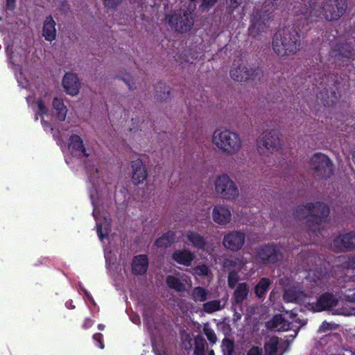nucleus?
Returning <instances> with one entry per match:
<instances>
[{"instance_id":"obj_1","label":"nucleus","mask_w":355,"mask_h":355,"mask_svg":"<svg viewBox=\"0 0 355 355\" xmlns=\"http://www.w3.org/2000/svg\"><path fill=\"white\" fill-rule=\"evenodd\" d=\"M329 213L330 209L328 205L322 202H315L297 206L293 216L299 220L308 218L306 225L309 230L318 235L321 234L320 226L327 220Z\"/></svg>"},{"instance_id":"obj_2","label":"nucleus","mask_w":355,"mask_h":355,"mask_svg":"<svg viewBox=\"0 0 355 355\" xmlns=\"http://www.w3.org/2000/svg\"><path fill=\"white\" fill-rule=\"evenodd\" d=\"M300 28L287 26L278 31L272 38V49L279 56L294 55L300 49Z\"/></svg>"},{"instance_id":"obj_3","label":"nucleus","mask_w":355,"mask_h":355,"mask_svg":"<svg viewBox=\"0 0 355 355\" xmlns=\"http://www.w3.org/2000/svg\"><path fill=\"white\" fill-rule=\"evenodd\" d=\"M346 9V0H326L321 6L314 5L311 8L307 20L311 22L316 21L312 19L314 17L329 21H337L344 15Z\"/></svg>"},{"instance_id":"obj_4","label":"nucleus","mask_w":355,"mask_h":355,"mask_svg":"<svg viewBox=\"0 0 355 355\" xmlns=\"http://www.w3.org/2000/svg\"><path fill=\"white\" fill-rule=\"evenodd\" d=\"M166 20L175 31L184 33L191 31L194 24L195 17L193 11L189 9L180 10L167 15Z\"/></svg>"},{"instance_id":"obj_5","label":"nucleus","mask_w":355,"mask_h":355,"mask_svg":"<svg viewBox=\"0 0 355 355\" xmlns=\"http://www.w3.org/2000/svg\"><path fill=\"white\" fill-rule=\"evenodd\" d=\"M283 259L280 248L274 243L259 246L256 251L257 261L263 265H275Z\"/></svg>"},{"instance_id":"obj_6","label":"nucleus","mask_w":355,"mask_h":355,"mask_svg":"<svg viewBox=\"0 0 355 355\" xmlns=\"http://www.w3.org/2000/svg\"><path fill=\"white\" fill-rule=\"evenodd\" d=\"M310 164L315 176L319 179L327 180L334 173V164L324 154L315 153L310 159Z\"/></svg>"},{"instance_id":"obj_7","label":"nucleus","mask_w":355,"mask_h":355,"mask_svg":"<svg viewBox=\"0 0 355 355\" xmlns=\"http://www.w3.org/2000/svg\"><path fill=\"white\" fill-rule=\"evenodd\" d=\"M242 60H234L232 67L230 69L231 78L238 82L246 81L248 80H254L261 73L259 67H252L250 66L243 65L240 64Z\"/></svg>"},{"instance_id":"obj_8","label":"nucleus","mask_w":355,"mask_h":355,"mask_svg":"<svg viewBox=\"0 0 355 355\" xmlns=\"http://www.w3.org/2000/svg\"><path fill=\"white\" fill-rule=\"evenodd\" d=\"M257 150L260 154L265 153V149L271 153L277 150L279 146L278 131L271 130L263 132L262 137L257 139Z\"/></svg>"},{"instance_id":"obj_9","label":"nucleus","mask_w":355,"mask_h":355,"mask_svg":"<svg viewBox=\"0 0 355 355\" xmlns=\"http://www.w3.org/2000/svg\"><path fill=\"white\" fill-rule=\"evenodd\" d=\"M330 55L336 62H341L343 66L347 65L355 58L354 48L349 43L337 44L331 50Z\"/></svg>"},{"instance_id":"obj_10","label":"nucleus","mask_w":355,"mask_h":355,"mask_svg":"<svg viewBox=\"0 0 355 355\" xmlns=\"http://www.w3.org/2000/svg\"><path fill=\"white\" fill-rule=\"evenodd\" d=\"M271 20L270 13L266 10H257L254 12L249 31L251 35H259L265 31L267 24Z\"/></svg>"},{"instance_id":"obj_11","label":"nucleus","mask_w":355,"mask_h":355,"mask_svg":"<svg viewBox=\"0 0 355 355\" xmlns=\"http://www.w3.org/2000/svg\"><path fill=\"white\" fill-rule=\"evenodd\" d=\"M68 147L71 155L74 157L81 159L83 157H88L89 156V153L87 152V150L85 146L83 140L77 135H72L70 136Z\"/></svg>"},{"instance_id":"obj_12","label":"nucleus","mask_w":355,"mask_h":355,"mask_svg":"<svg viewBox=\"0 0 355 355\" xmlns=\"http://www.w3.org/2000/svg\"><path fill=\"white\" fill-rule=\"evenodd\" d=\"M241 142L239 136L228 130H223V153L234 154L241 148Z\"/></svg>"},{"instance_id":"obj_13","label":"nucleus","mask_w":355,"mask_h":355,"mask_svg":"<svg viewBox=\"0 0 355 355\" xmlns=\"http://www.w3.org/2000/svg\"><path fill=\"white\" fill-rule=\"evenodd\" d=\"M245 234L241 232H232L223 236V246L232 251L236 252L243 245Z\"/></svg>"},{"instance_id":"obj_14","label":"nucleus","mask_w":355,"mask_h":355,"mask_svg":"<svg viewBox=\"0 0 355 355\" xmlns=\"http://www.w3.org/2000/svg\"><path fill=\"white\" fill-rule=\"evenodd\" d=\"M333 243L336 248L353 250L355 249V232L340 234L334 239Z\"/></svg>"},{"instance_id":"obj_15","label":"nucleus","mask_w":355,"mask_h":355,"mask_svg":"<svg viewBox=\"0 0 355 355\" xmlns=\"http://www.w3.org/2000/svg\"><path fill=\"white\" fill-rule=\"evenodd\" d=\"M338 302L333 293L326 292L319 297L313 307L315 311L320 312L336 306Z\"/></svg>"},{"instance_id":"obj_16","label":"nucleus","mask_w":355,"mask_h":355,"mask_svg":"<svg viewBox=\"0 0 355 355\" xmlns=\"http://www.w3.org/2000/svg\"><path fill=\"white\" fill-rule=\"evenodd\" d=\"M132 168V182L135 185L143 183L147 178V171L141 159H137L131 162Z\"/></svg>"},{"instance_id":"obj_17","label":"nucleus","mask_w":355,"mask_h":355,"mask_svg":"<svg viewBox=\"0 0 355 355\" xmlns=\"http://www.w3.org/2000/svg\"><path fill=\"white\" fill-rule=\"evenodd\" d=\"M62 85L67 94L75 96L80 89V83L77 75L66 73L62 78Z\"/></svg>"},{"instance_id":"obj_18","label":"nucleus","mask_w":355,"mask_h":355,"mask_svg":"<svg viewBox=\"0 0 355 355\" xmlns=\"http://www.w3.org/2000/svg\"><path fill=\"white\" fill-rule=\"evenodd\" d=\"M55 26L56 23L51 15L45 18L43 22L42 35L46 41L51 42L55 40L57 35Z\"/></svg>"},{"instance_id":"obj_19","label":"nucleus","mask_w":355,"mask_h":355,"mask_svg":"<svg viewBox=\"0 0 355 355\" xmlns=\"http://www.w3.org/2000/svg\"><path fill=\"white\" fill-rule=\"evenodd\" d=\"M148 258L146 254L135 256L132 261V272L135 275L146 274L148 267Z\"/></svg>"},{"instance_id":"obj_20","label":"nucleus","mask_w":355,"mask_h":355,"mask_svg":"<svg viewBox=\"0 0 355 355\" xmlns=\"http://www.w3.org/2000/svg\"><path fill=\"white\" fill-rule=\"evenodd\" d=\"M171 257L175 262L184 266H191L194 259L193 253L187 249L175 250Z\"/></svg>"},{"instance_id":"obj_21","label":"nucleus","mask_w":355,"mask_h":355,"mask_svg":"<svg viewBox=\"0 0 355 355\" xmlns=\"http://www.w3.org/2000/svg\"><path fill=\"white\" fill-rule=\"evenodd\" d=\"M238 196L239 190L235 183L223 173V199L232 200Z\"/></svg>"},{"instance_id":"obj_22","label":"nucleus","mask_w":355,"mask_h":355,"mask_svg":"<svg viewBox=\"0 0 355 355\" xmlns=\"http://www.w3.org/2000/svg\"><path fill=\"white\" fill-rule=\"evenodd\" d=\"M268 324L270 328L281 331H286L291 328V322L286 320L282 314L275 315Z\"/></svg>"},{"instance_id":"obj_23","label":"nucleus","mask_w":355,"mask_h":355,"mask_svg":"<svg viewBox=\"0 0 355 355\" xmlns=\"http://www.w3.org/2000/svg\"><path fill=\"white\" fill-rule=\"evenodd\" d=\"M249 286L247 283H240L236 287L233 293V301L236 304H241L248 297Z\"/></svg>"},{"instance_id":"obj_24","label":"nucleus","mask_w":355,"mask_h":355,"mask_svg":"<svg viewBox=\"0 0 355 355\" xmlns=\"http://www.w3.org/2000/svg\"><path fill=\"white\" fill-rule=\"evenodd\" d=\"M52 105L56 112V118L60 121H64L66 119L67 108L64 105L63 100L55 97L53 100Z\"/></svg>"},{"instance_id":"obj_25","label":"nucleus","mask_w":355,"mask_h":355,"mask_svg":"<svg viewBox=\"0 0 355 355\" xmlns=\"http://www.w3.org/2000/svg\"><path fill=\"white\" fill-rule=\"evenodd\" d=\"M187 239L196 248L202 250L205 249L207 245L206 239L204 236H201L197 232L189 231L187 233Z\"/></svg>"},{"instance_id":"obj_26","label":"nucleus","mask_w":355,"mask_h":355,"mask_svg":"<svg viewBox=\"0 0 355 355\" xmlns=\"http://www.w3.org/2000/svg\"><path fill=\"white\" fill-rule=\"evenodd\" d=\"M175 242V234L172 231H168L161 237L157 239L155 245L157 248H168Z\"/></svg>"},{"instance_id":"obj_27","label":"nucleus","mask_w":355,"mask_h":355,"mask_svg":"<svg viewBox=\"0 0 355 355\" xmlns=\"http://www.w3.org/2000/svg\"><path fill=\"white\" fill-rule=\"evenodd\" d=\"M304 296L302 291H297L295 288H288L284 291V300L288 302H300Z\"/></svg>"},{"instance_id":"obj_28","label":"nucleus","mask_w":355,"mask_h":355,"mask_svg":"<svg viewBox=\"0 0 355 355\" xmlns=\"http://www.w3.org/2000/svg\"><path fill=\"white\" fill-rule=\"evenodd\" d=\"M166 283L169 288L175 290L177 292H184L186 291V286L180 279L173 275H168L166 278Z\"/></svg>"},{"instance_id":"obj_29","label":"nucleus","mask_w":355,"mask_h":355,"mask_svg":"<svg viewBox=\"0 0 355 355\" xmlns=\"http://www.w3.org/2000/svg\"><path fill=\"white\" fill-rule=\"evenodd\" d=\"M270 281L268 278H261L254 287V293L258 298H262L269 289Z\"/></svg>"},{"instance_id":"obj_30","label":"nucleus","mask_w":355,"mask_h":355,"mask_svg":"<svg viewBox=\"0 0 355 355\" xmlns=\"http://www.w3.org/2000/svg\"><path fill=\"white\" fill-rule=\"evenodd\" d=\"M170 89L163 83H158L155 87V96L160 101H164L169 97Z\"/></svg>"},{"instance_id":"obj_31","label":"nucleus","mask_w":355,"mask_h":355,"mask_svg":"<svg viewBox=\"0 0 355 355\" xmlns=\"http://www.w3.org/2000/svg\"><path fill=\"white\" fill-rule=\"evenodd\" d=\"M194 355H205V348L207 345L205 338L198 335L194 338Z\"/></svg>"},{"instance_id":"obj_32","label":"nucleus","mask_w":355,"mask_h":355,"mask_svg":"<svg viewBox=\"0 0 355 355\" xmlns=\"http://www.w3.org/2000/svg\"><path fill=\"white\" fill-rule=\"evenodd\" d=\"M181 346L186 351H190L192 349V338L185 330L180 331Z\"/></svg>"},{"instance_id":"obj_33","label":"nucleus","mask_w":355,"mask_h":355,"mask_svg":"<svg viewBox=\"0 0 355 355\" xmlns=\"http://www.w3.org/2000/svg\"><path fill=\"white\" fill-rule=\"evenodd\" d=\"M207 290L201 286L195 287L192 291V299L194 301L203 302L207 300Z\"/></svg>"},{"instance_id":"obj_34","label":"nucleus","mask_w":355,"mask_h":355,"mask_svg":"<svg viewBox=\"0 0 355 355\" xmlns=\"http://www.w3.org/2000/svg\"><path fill=\"white\" fill-rule=\"evenodd\" d=\"M322 96V103L324 107H329L333 105L338 100V95L335 91L331 92L330 96L326 93L324 95L320 92Z\"/></svg>"},{"instance_id":"obj_35","label":"nucleus","mask_w":355,"mask_h":355,"mask_svg":"<svg viewBox=\"0 0 355 355\" xmlns=\"http://www.w3.org/2000/svg\"><path fill=\"white\" fill-rule=\"evenodd\" d=\"M342 266L347 269H355V255L340 257Z\"/></svg>"},{"instance_id":"obj_36","label":"nucleus","mask_w":355,"mask_h":355,"mask_svg":"<svg viewBox=\"0 0 355 355\" xmlns=\"http://www.w3.org/2000/svg\"><path fill=\"white\" fill-rule=\"evenodd\" d=\"M220 309V302L216 300L209 301L203 304V311L211 313Z\"/></svg>"},{"instance_id":"obj_37","label":"nucleus","mask_w":355,"mask_h":355,"mask_svg":"<svg viewBox=\"0 0 355 355\" xmlns=\"http://www.w3.org/2000/svg\"><path fill=\"white\" fill-rule=\"evenodd\" d=\"M242 263L239 259L235 257H226L223 255V268L227 267L241 266Z\"/></svg>"},{"instance_id":"obj_38","label":"nucleus","mask_w":355,"mask_h":355,"mask_svg":"<svg viewBox=\"0 0 355 355\" xmlns=\"http://www.w3.org/2000/svg\"><path fill=\"white\" fill-rule=\"evenodd\" d=\"M239 280V273L236 270H232L229 272L227 278V284L230 288H234L237 286L238 282Z\"/></svg>"},{"instance_id":"obj_39","label":"nucleus","mask_w":355,"mask_h":355,"mask_svg":"<svg viewBox=\"0 0 355 355\" xmlns=\"http://www.w3.org/2000/svg\"><path fill=\"white\" fill-rule=\"evenodd\" d=\"M218 0H201V3L199 6V10L202 12H207L212 8Z\"/></svg>"},{"instance_id":"obj_40","label":"nucleus","mask_w":355,"mask_h":355,"mask_svg":"<svg viewBox=\"0 0 355 355\" xmlns=\"http://www.w3.org/2000/svg\"><path fill=\"white\" fill-rule=\"evenodd\" d=\"M213 219L219 225H222V205H217L213 209Z\"/></svg>"},{"instance_id":"obj_41","label":"nucleus","mask_w":355,"mask_h":355,"mask_svg":"<svg viewBox=\"0 0 355 355\" xmlns=\"http://www.w3.org/2000/svg\"><path fill=\"white\" fill-rule=\"evenodd\" d=\"M212 142L218 149H222V132L220 130H216L213 133Z\"/></svg>"},{"instance_id":"obj_42","label":"nucleus","mask_w":355,"mask_h":355,"mask_svg":"<svg viewBox=\"0 0 355 355\" xmlns=\"http://www.w3.org/2000/svg\"><path fill=\"white\" fill-rule=\"evenodd\" d=\"M122 1L123 0H102L105 8L111 10H115Z\"/></svg>"},{"instance_id":"obj_43","label":"nucleus","mask_w":355,"mask_h":355,"mask_svg":"<svg viewBox=\"0 0 355 355\" xmlns=\"http://www.w3.org/2000/svg\"><path fill=\"white\" fill-rule=\"evenodd\" d=\"M194 274L198 276H206L209 273V268L205 265L202 264L200 266H197L193 268Z\"/></svg>"},{"instance_id":"obj_44","label":"nucleus","mask_w":355,"mask_h":355,"mask_svg":"<svg viewBox=\"0 0 355 355\" xmlns=\"http://www.w3.org/2000/svg\"><path fill=\"white\" fill-rule=\"evenodd\" d=\"M266 352L269 355H275L277 352V342L271 341L265 345Z\"/></svg>"},{"instance_id":"obj_45","label":"nucleus","mask_w":355,"mask_h":355,"mask_svg":"<svg viewBox=\"0 0 355 355\" xmlns=\"http://www.w3.org/2000/svg\"><path fill=\"white\" fill-rule=\"evenodd\" d=\"M336 325L334 323L328 322L327 321H324L322 322L321 325L319 327V332L324 333L328 331L336 329Z\"/></svg>"},{"instance_id":"obj_46","label":"nucleus","mask_w":355,"mask_h":355,"mask_svg":"<svg viewBox=\"0 0 355 355\" xmlns=\"http://www.w3.org/2000/svg\"><path fill=\"white\" fill-rule=\"evenodd\" d=\"M36 104L38 107L37 114L40 116H44L47 114L48 109L46 107L44 102L42 99H38L36 101Z\"/></svg>"},{"instance_id":"obj_47","label":"nucleus","mask_w":355,"mask_h":355,"mask_svg":"<svg viewBox=\"0 0 355 355\" xmlns=\"http://www.w3.org/2000/svg\"><path fill=\"white\" fill-rule=\"evenodd\" d=\"M97 234L101 241H103L109 232L108 228H105V232H103V225L101 223L96 224Z\"/></svg>"},{"instance_id":"obj_48","label":"nucleus","mask_w":355,"mask_h":355,"mask_svg":"<svg viewBox=\"0 0 355 355\" xmlns=\"http://www.w3.org/2000/svg\"><path fill=\"white\" fill-rule=\"evenodd\" d=\"M224 345L226 346V348L227 350V354L225 355H232V352H234V342L228 340L226 338H223V346ZM223 354L225 355L224 353H223Z\"/></svg>"},{"instance_id":"obj_49","label":"nucleus","mask_w":355,"mask_h":355,"mask_svg":"<svg viewBox=\"0 0 355 355\" xmlns=\"http://www.w3.org/2000/svg\"><path fill=\"white\" fill-rule=\"evenodd\" d=\"M243 3V0H230V6L227 8V11L232 13L234 10L238 8Z\"/></svg>"},{"instance_id":"obj_50","label":"nucleus","mask_w":355,"mask_h":355,"mask_svg":"<svg viewBox=\"0 0 355 355\" xmlns=\"http://www.w3.org/2000/svg\"><path fill=\"white\" fill-rule=\"evenodd\" d=\"M204 332H205V334L206 335L207 339L211 343H215L216 342V336L214 331L212 329L207 328V327H205L204 328Z\"/></svg>"},{"instance_id":"obj_51","label":"nucleus","mask_w":355,"mask_h":355,"mask_svg":"<svg viewBox=\"0 0 355 355\" xmlns=\"http://www.w3.org/2000/svg\"><path fill=\"white\" fill-rule=\"evenodd\" d=\"M93 339L98 343V347L101 349L104 348L103 336L101 333H96L93 335Z\"/></svg>"},{"instance_id":"obj_52","label":"nucleus","mask_w":355,"mask_h":355,"mask_svg":"<svg viewBox=\"0 0 355 355\" xmlns=\"http://www.w3.org/2000/svg\"><path fill=\"white\" fill-rule=\"evenodd\" d=\"M317 77H318V78L320 80V82L318 83L317 80H316V78H314V80L316 81L315 83H313V85H315L316 87L318 88H320V87H322L323 85V83L326 82L327 80V77L322 74H320V73H318L317 75Z\"/></svg>"},{"instance_id":"obj_53","label":"nucleus","mask_w":355,"mask_h":355,"mask_svg":"<svg viewBox=\"0 0 355 355\" xmlns=\"http://www.w3.org/2000/svg\"><path fill=\"white\" fill-rule=\"evenodd\" d=\"M230 217L231 213L230 210L223 206V225L230 222Z\"/></svg>"},{"instance_id":"obj_54","label":"nucleus","mask_w":355,"mask_h":355,"mask_svg":"<svg viewBox=\"0 0 355 355\" xmlns=\"http://www.w3.org/2000/svg\"><path fill=\"white\" fill-rule=\"evenodd\" d=\"M16 0H6V8L9 10H13L15 8Z\"/></svg>"},{"instance_id":"obj_55","label":"nucleus","mask_w":355,"mask_h":355,"mask_svg":"<svg viewBox=\"0 0 355 355\" xmlns=\"http://www.w3.org/2000/svg\"><path fill=\"white\" fill-rule=\"evenodd\" d=\"M247 355H260V351L258 347H252L248 352Z\"/></svg>"},{"instance_id":"obj_56","label":"nucleus","mask_w":355,"mask_h":355,"mask_svg":"<svg viewBox=\"0 0 355 355\" xmlns=\"http://www.w3.org/2000/svg\"><path fill=\"white\" fill-rule=\"evenodd\" d=\"M221 182L222 175H218L215 182L216 191H217V193H220V187L221 186Z\"/></svg>"},{"instance_id":"obj_57","label":"nucleus","mask_w":355,"mask_h":355,"mask_svg":"<svg viewBox=\"0 0 355 355\" xmlns=\"http://www.w3.org/2000/svg\"><path fill=\"white\" fill-rule=\"evenodd\" d=\"M93 324V321L90 318H85L83 324V329H88Z\"/></svg>"},{"instance_id":"obj_58","label":"nucleus","mask_w":355,"mask_h":355,"mask_svg":"<svg viewBox=\"0 0 355 355\" xmlns=\"http://www.w3.org/2000/svg\"><path fill=\"white\" fill-rule=\"evenodd\" d=\"M83 291L85 296L87 297V300L89 301H90L94 305H95L96 304L95 301H94V298L92 297V296L90 295V293L86 289H83Z\"/></svg>"},{"instance_id":"obj_59","label":"nucleus","mask_w":355,"mask_h":355,"mask_svg":"<svg viewBox=\"0 0 355 355\" xmlns=\"http://www.w3.org/2000/svg\"><path fill=\"white\" fill-rule=\"evenodd\" d=\"M273 6H278L280 5L282 0H268Z\"/></svg>"},{"instance_id":"obj_60","label":"nucleus","mask_w":355,"mask_h":355,"mask_svg":"<svg viewBox=\"0 0 355 355\" xmlns=\"http://www.w3.org/2000/svg\"><path fill=\"white\" fill-rule=\"evenodd\" d=\"M123 80L127 84V85L128 86L129 89L130 90H132L135 89V87H132V85H131L130 83V80H126L125 78H123Z\"/></svg>"},{"instance_id":"obj_61","label":"nucleus","mask_w":355,"mask_h":355,"mask_svg":"<svg viewBox=\"0 0 355 355\" xmlns=\"http://www.w3.org/2000/svg\"><path fill=\"white\" fill-rule=\"evenodd\" d=\"M287 314L288 315L289 318H291V319H294L296 316H297V313H293V312H291V313H287Z\"/></svg>"},{"instance_id":"obj_62","label":"nucleus","mask_w":355,"mask_h":355,"mask_svg":"<svg viewBox=\"0 0 355 355\" xmlns=\"http://www.w3.org/2000/svg\"><path fill=\"white\" fill-rule=\"evenodd\" d=\"M98 329L101 331H103L105 329V325L103 324H99L98 325Z\"/></svg>"},{"instance_id":"obj_63","label":"nucleus","mask_w":355,"mask_h":355,"mask_svg":"<svg viewBox=\"0 0 355 355\" xmlns=\"http://www.w3.org/2000/svg\"><path fill=\"white\" fill-rule=\"evenodd\" d=\"M208 355H215L214 350H212V349H211V350H210V351L208 352Z\"/></svg>"},{"instance_id":"obj_64","label":"nucleus","mask_w":355,"mask_h":355,"mask_svg":"<svg viewBox=\"0 0 355 355\" xmlns=\"http://www.w3.org/2000/svg\"><path fill=\"white\" fill-rule=\"evenodd\" d=\"M352 159H353V162L355 164V151L354 152V153L352 154Z\"/></svg>"}]
</instances>
